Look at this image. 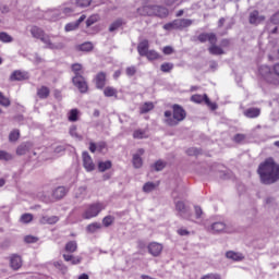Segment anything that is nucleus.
<instances>
[{
    "label": "nucleus",
    "instance_id": "2eb2a0df",
    "mask_svg": "<svg viewBox=\"0 0 279 279\" xmlns=\"http://www.w3.org/2000/svg\"><path fill=\"white\" fill-rule=\"evenodd\" d=\"M162 244L158 242H150L147 246L148 254L155 257L158 256L159 254H162Z\"/></svg>",
    "mask_w": 279,
    "mask_h": 279
},
{
    "label": "nucleus",
    "instance_id": "49530a36",
    "mask_svg": "<svg viewBox=\"0 0 279 279\" xmlns=\"http://www.w3.org/2000/svg\"><path fill=\"white\" fill-rule=\"evenodd\" d=\"M80 114V111L77 109H72L69 113V121H77V116Z\"/></svg>",
    "mask_w": 279,
    "mask_h": 279
},
{
    "label": "nucleus",
    "instance_id": "e2e57ef3",
    "mask_svg": "<svg viewBox=\"0 0 279 279\" xmlns=\"http://www.w3.org/2000/svg\"><path fill=\"white\" fill-rule=\"evenodd\" d=\"M54 267L57 269H59L60 271H63V274H64V271H66V266H64V264L62 262H56Z\"/></svg>",
    "mask_w": 279,
    "mask_h": 279
},
{
    "label": "nucleus",
    "instance_id": "4d7b16f0",
    "mask_svg": "<svg viewBox=\"0 0 279 279\" xmlns=\"http://www.w3.org/2000/svg\"><path fill=\"white\" fill-rule=\"evenodd\" d=\"M70 134H71V136H73L74 138L82 140V136H80V134H77V128H76V126H71V128H70Z\"/></svg>",
    "mask_w": 279,
    "mask_h": 279
},
{
    "label": "nucleus",
    "instance_id": "a19ab883",
    "mask_svg": "<svg viewBox=\"0 0 279 279\" xmlns=\"http://www.w3.org/2000/svg\"><path fill=\"white\" fill-rule=\"evenodd\" d=\"M145 58H147V60H158V58H160V54H158V52H156L155 50H148L145 54Z\"/></svg>",
    "mask_w": 279,
    "mask_h": 279
},
{
    "label": "nucleus",
    "instance_id": "0e129e2a",
    "mask_svg": "<svg viewBox=\"0 0 279 279\" xmlns=\"http://www.w3.org/2000/svg\"><path fill=\"white\" fill-rule=\"evenodd\" d=\"M134 138H145V131L137 130L133 133Z\"/></svg>",
    "mask_w": 279,
    "mask_h": 279
},
{
    "label": "nucleus",
    "instance_id": "ddd939ff",
    "mask_svg": "<svg viewBox=\"0 0 279 279\" xmlns=\"http://www.w3.org/2000/svg\"><path fill=\"white\" fill-rule=\"evenodd\" d=\"M265 21V15H260L258 11H253L248 15V23L250 25H260Z\"/></svg>",
    "mask_w": 279,
    "mask_h": 279
},
{
    "label": "nucleus",
    "instance_id": "dca6fc26",
    "mask_svg": "<svg viewBox=\"0 0 279 279\" xmlns=\"http://www.w3.org/2000/svg\"><path fill=\"white\" fill-rule=\"evenodd\" d=\"M82 156L84 169H86V171H95V163L88 151H84Z\"/></svg>",
    "mask_w": 279,
    "mask_h": 279
},
{
    "label": "nucleus",
    "instance_id": "9b49d317",
    "mask_svg": "<svg viewBox=\"0 0 279 279\" xmlns=\"http://www.w3.org/2000/svg\"><path fill=\"white\" fill-rule=\"evenodd\" d=\"M73 13V9L63 8L62 13L59 10L50 12L51 21H58V19H64V16H69Z\"/></svg>",
    "mask_w": 279,
    "mask_h": 279
},
{
    "label": "nucleus",
    "instance_id": "f257e3e1",
    "mask_svg": "<svg viewBox=\"0 0 279 279\" xmlns=\"http://www.w3.org/2000/svg\"><path fill=\"white\" fill-rule=\"evenodd\" d=\"M257 173L263 184H274L279 180V165L274 158H268L259 165Z\"/></svg>",
    "mask_w": 279,
    "mask_h": 279
},
{
    "label": "nucleus",
    "instance_id": "393cba45",
    "mask_svg": "<svg viewBox=\"0 0 279 279\" xmlns=\"http://www.w3.org/2000/svg\"><path fill=\"white\" fill-rule=\"evenodd\" d=\"M63 259L65 263H71V265H80L82 263V257L73 256L72 254H63Z\"/></svg>",
    "mask_w": 279,
    "mask_h": 279
},
{
    "label": "nucleus",
    "instance_id": "a211bd4d",
    "mask_svg": "<svg viewBox=\"0 0 279 279\" xmlns=\"http://www.w3.org/2000/svg\"><path fill=\"white\" fill-rule=\"evenodd\" d=\"M145 154V149L140 148L136 154L133 155V167L141 169L143 167V159L141 158Z\"/></svg>",
    "mask_w": 279,
    "mask_h": 279
},
{
    "label": "nucleus",
    "instance_id": "bb28decb",
    "mask_svg": "<svg viewBox=\"0 0 279 279\" xmlns=\"http://www.w3.org/2000/svg\"><path fill=\"white\" fill-rule=\"evenodd\" d=\"M106 86V73L100 72L96 75V87L101 89Z\"/></svg>",
    "mask_w": 279,
    "mask_h": 279
},
{
    "label": "nucleus",
    "instance_id": "a878e982",
    "mask_svg": "<svg viewBox=\"0 0 279 279\" xmlns=\"http://www.w3.org/2000/svg\"><path fill=\"white\" fill-rule=\"evenodd\" d=\"M208 51L211 56H223V53H226V51H223V48L217 46V44H210Z\"/></svg>",
    "mask_w": 279,
    "mask_h": 279
},
{
    "label": "nucleus",
    "instance_id": "f704fd0d",
    "mask_svg": "<svg viewBox=\"0 0 279 279\" xmlns=\"http://www.w3.org/2000/svg\"><path fill=\"white\" fill-rule=\"evenodd\" d=\"M124 24L125 22L123 21V19H118L110 25L109 32H117V29H119V27H121Z\"/></svg>",
    "mask_w": 279,
    "mask_h": 279
},
{
    "label": "nucleus",
    "instance_id": "f8f14e48",
    "mask_svg": "<svg viewBox=\"0 0 279 279\" xmlns=\"http://www.w3.org/2000/svg\"><path fill=\"white\" fill-rule=\"evenodd\" d=\"M197 38L199 43L209 41V45H217V35L215 33H202Z\"/></svg>",
    "mask_w": 279,
    "mask_h": 279
},
{
    "label": "nucleus",
    "instance_id": "b1692460",
    "mask_svg": "<svg viewBox=\"0 0 279 279\" xmlns=\"http://www.w3.org/2000/svg\"><path fill=\"white\" fill-rule=\"evenodd\" d=\"M137 51L140 56L145 57V54L149 51V41L147 39L141 41L137 46Z\"/></svg>",
    "mask_w": 279,
    "mask_h": 279
},
{
    "label": "nucleus",
    "instance_id": "4c0bfd02",
    "mask_svg": "<svg viewBox=\"0 0 279 279\" xmlns=\"http://www.w3.org/2000/svg\"><path fill=\"white\" fill-rule=\"evenodd\" d=\"M112 167V162L111 161H100L98 163V170L104 172V171H108V169H111Z\"/></svg>",
    "mask_w": 279,
    "mask_h": 279
},
{
    "label": "nucleus",
    "instance_id": "c03bdc74",
    "mask_svg": "<svg viewBox=\"0 0 279 279\" xmlns=\"http://www.w3.org/2000/svg\"><path fill=\"white\" fill-rule=\"evenodd\" d=\"M10 99L5 97L2 93H0V106H3L4 108L10 107Z\"/></svg>",
    "mask_w": 279,
    "mask_h": 279
},
{
    "label": "nucleus",
    "instance_id": "4468645a",
    "mask_svg": "<svg viewBox=\"0 0 279 279\" xmlns=\"http://www.w3.org/2000/svg\"><path fill=\"white\" fill-rule=\"evenodd\" d=\"M210 230L214 233L220 234L221 232L230 233L232 230H230V227L226 226L223 222H214L210 226Z\"/></svg>",
    "mask_w": 279,
    "mask_h": 279
},
{
    "label": "nucleus",
    "instance_id": "774afa93",
    "mask_svg": "<svg viewBox=\"0 0 279 279\" xmlns=\"http://www.w3.org/2000/svg\"><path fill=\"white\" fill-rule=\"evenodd\" d=\"M163 53H165L166 56H171V53H173V48H171L170 46H166V47L163 48Z\"/></svg>",
    "mask_w": 279,
    "mask_h": 279
},
{
    "label": "nucleus",
    "instance_id": "423d86ee",
    "mask_svg": "<svg viewBox=\"0 0 279 279\" xmlns=\"http://www.w3.org/2000/svg\"><path fill=\"white\" fill-rule=\"evenodd\" d=\"M106 209V205L104 203H94L87 207L85 213L83 214L84 219H93V217H97L101 210Z\"/></svg>",
    "mask_w": 279,
    "mask_h": 279
},
{
    "label": "nucleus",
    "instance_id": "5fc2aeb1",
    "mask_svg": "<svg viewBox=\"0 0 279 279\" xmlns=\"http://www.w3.org/2000/svg\"><path fill=\"white\" fill-rule=\"evenodd\" d=\"M163 29L171 32V29H178L175 25V20L173 22L163 25Z\"/></svg>",
    "mask_w": 279,
    "mask_h": 279
},
{
    "label": "nucleus",
    "instance_id": "680f3d73",
    "mask_svg": "<svg viewBox=\"0 0 279 279\" xmlns=\"http://www.w3.org/2000/svg\"><path fill=\"white\" fill-rule=\"evenodd\" d=\"M270 23L272 25H279V11L270 17Z\"/></svg>",
    "mask_w": 279,
    "mask_h": 279
},
{
    "label": "nucleus",
    "instance_id": "f03ea898",
    "mask_svg": "<svg viewBox=\"0 0 279 279\" xmlns=\"http://www.w3.org/2000/svg\"><path fill=\"white\" fill-rule=\"evenodd\" d=\"M173 112L165 111V124L173 128L186 119V111L180 105H173Z\"/></svg>",
    "mask_w": 279,
    "mask_h": 279
},
{
    "label": "nucleus",
    "instance_id": "4be33fe9",
    "mask_svg": "<svg viewBox=\"0 0 279 279\" xmlns=\"http://www.w3.org/2000/svg\"><path fill=\"white\" fill-rule=\"evenodd\" d=\"M174 23L177 25V29H184V27H191L193 25V20L179 19L174 20Z\"/></svg>",
    "mask_w": 279,
    "mask_h": 279
},
{
    "label": "nucleus",
    "instance_id": "0eeeda50",
    "mask_svg": "<svg viewBox=\"0 0 279 279\" xmlns=\"http://www.w3.org/2000/svg\"><path fill=\"white\" fill-rule=\"evenodd\" d=\"M144 10L148 16H159V19H165V16L169 15V10H167L165 7L146 5Z\"/></svg>",
    "mask_w": 279,
    "mask_h": 279
},
{
    "label": "nucleus",
    "instance_id": "473e14b6",
    "mask_svg": "<svg viewBox=\"0 0 279 279\" xmlns=\"http://www.w3.org/2000/svg\"><path fill=\"white\" fill-rule=\"evenodd\" d=\"M150 110H154V102H145L140 108L141 114H147V112H150Z\"/></svg>",
    "mask_w": 279,
    "mask_h": 279
},
{
    "label": "nucleus",
    "instance_id": "de8ad7c7",
    "mask_svg": "<svg viewBox=\"0 0 279 279\" xmlns=\"http://www.w3.org/2000/svg\"><path fill=\"white\" fill-rule=\"evenodd\" d=\"M165 167H167V163L162 160H158L155 165H154V169L155 171H162V169H165Z\"/></svg>",
    "mask_w": 279,
    "mask_h": 279
},
{
    "label": "nucleus",
    "instance_id": "338daca9",
    "mask_svg": "<svg viewBox=\"0 0 279 279\" xmlns=\"http://www.w3.org/2000/svg\"><path fill=\"white\" fill-rule=\"evenodd\" d=\"M272 71L275 73V77H279V62L272 65Z\"/></svg>",
    "mask_w": 279,
    "mask_h": 279
},
{
    "label": "nucleus",
    "instance_id": "7c9ffc66",
    "mask_svg": "<svg viewBox=\"0 0 279 279\" xmlns=\"http://www.w3.org/2000/svg\"><path fill=\"white\" fill-rule=\"evenodd\" d=\"M159 184H160L159 182H157V183L147 182L144 184L143 191H144V193H151V191H156V189Z\"/></svg>",
    "mask_w": 279,
    "mask_h": 279
},
{
    "label": "nucleus",
    "instance_id": "13d9d810",
    "mask_svg": "<svg viewBox=\"0 0 279 279\" xmlns=\"http://www.w3.org/2000/svg\"><path fill=\"white\" fill-rule=\"evenodd\" d=\"M126 75L129 77H134V75H136V68L135 66L126 68Z\"/></svg>",
    "mask_w": 279,
    "mask_h": 279
},
{
    "label": "nucleus",
    "instance_id": "052dcab7",
    "mask_svg": "<svg viewBox=\"0 0 279 279\" xmlns=\"http://www.w3.org/2000/svg\"><path fill=\"white\" fill-rule=\"evenodd\" d=\"M194 210L196 219H202V215H204V210H202V207L195 206Z\"/></svg>",
    "mask_w": 279,
    "mask_h": 279
},
{
    "label": "nucleus",
    "instance_id": "20e7f679",
    "mask_svg": "<svg viewBox=\"0 0 279 279\" xmlns=\"http://www.w3.org/2000/svg\"><path fill=\"white\" fill-rule=\"evenodd\" d=\"M69 193V190L64 186H59L52 191L50 194L49 192H43L38 194L39 199L49 204L51 202H56L57 199H62Z\"/></svg>",
    "mask_w": 279,
    "mask_h": 279
},
{
    "label": "nucleus",
    "instance_id": "cd10ccee",
    "mask_svg": "<svg viewBox=\"0 0 279 279\" xmlns=\"http://www.w3.org/2000/svg\"><path fill=\"white\" fill-rule=\"evenodd\" d=\"M226 257L229 258L230 260H235V262L243 260V258H244L243 254L236 253L233 251L227 252Z\"/></svg>",
    "mask_w": 279,
    "mask_h": 279
},
{
    "label": "nucleus",
    "instance_id": "8fccbe9b",
    "mask_svg": "<svg viewBox=\"0 0 279 279\" xmlns=\"http://www.w3.org/2000/svg\"><path fill=\"white\" fill-rule=\"evenodd\" d=\"M186 154L187 156H199V154H202V150H199V148L192 147L186 150Z\"/></svg>",
    "mask_w": 279,
    "mask_h": 279
},
{
    "label": "nucleus",
    "instance_id": "39448f33",
    "mask_svg": "<svg viewBox=\"0 0 279 279\" xmlns=\"http://www.w3.org/2000/svg\"><path fill=\"white\" fill-rule=\"evenodd\" d=\"M259 75L269 82V84H279V80L276 77V73H274V68L269 65H262L259 66Z\"/></svg>",
    "mask_w": 279,
    "mask_h": 279
},
{
    "label": "nucleus",
    "instance_id": "2f4dec72",
    "mask_svg": "<svg viewBox=\"0 0 279 279\" xmlns=\"http://www.w3.org/2000/svg\"><path fill=\"white\" fill-rule=\"evenodd\" d=\"M65 252L69 254H73L74 252H77V242L76 241H70L65 244Z\"/></svg>",
    "mask_w": 279,
    "mask_h": 279
},
{
    "label": "nucleus",
    "instance_id": "1a4fd4ad",
    "mask_svg": "<svg viewBox=\"0 0 279 279\" xmlns=\"http://www.w3.org/2000/svg\"><path fill=\"white\" fill-rule=\"evenodd\" d=\"M175 210L178 213V217L182 219H191V208L184 204V202L179 201L175 203Z\"/></svg>",
    "mask_w": 279,
    "mask_h": 279
},
{
    "label": "nucleus",
    "instance_id": "603ef678",
    "mask_svg": "<svg viewBox=\"0 0 279 279\" xmlns=\"http://www.w3.org/2000/svg\"><path fill=\"white\" fill-rule=\"evenodd\" d=\"M72 71L74 73V75H82V64L80 63H75L72 65Z\"/></svg>",
    "mask_w": 279,
    "mask_h": 279
},
{
    "label": "nucleus",
    "instance_id": "79ce46f5",
    "mask_svg": "<svg viewBox=\"0 0 279 279\" xmlns=\"http://www.w3.org/2000/svg\"><path fill=\"white\" fill-rule=\"evenodd\" d=\"M98 21H99L98 14L90 15L86 21V27H90L92 25H95V23H97Z\"/></svg>",
    "mask_w": 279,
    "mask_h": 279
},
{
    "label": "nucleus",
    "instance_id": "c9c22d12",
    "mask_svg": "<svg viewBox=\"0 0 279 279\" xmlns=\"http://www.w3.org/2000/svg\"><path fill=\"white\" fill-rule=\"evenodd\" d=\"M98 230H101V223L99 222H93L89 226H87V232L90 234H95Z\"/></svg>",
    "mask_w": 279,
    "mask_h": 279
},
{
    "label": "nucleus",
    "instance_id": "6e6d98bb",
    "mask_svg": "<svg viewBox=\"0 0 279 279\" xmlns=\"http://www.w3.org/2000/svg\"><path fill=\"white\" fill-rule=\"evenodd\" d=\"M247 136L245 134H236L233 137L234 143H243Z\"/></svg>",
    "mask_w": 279,
    "mask_h": 279
},
{
    "label": "nucleus",
    "instance_id": "864d4df0",
    "mask_svg": "<svg viewBox=\"0 0 279 279\" xmlns=\"http://www.w3.org/2000/svg\"><path fill=\"white\" fill-rule=\"evenodd\" d=\"M0 160H12V156L5 150H0Z\"/></svg>",
    "mask_w": 279,
    "mask_h": 279
},
{
    "label": "nucleus",
    "instance_id": "6e6552de",
    "mask_svg": "<svg viewBox=\"0 0 279 279\" xmlns=\"http://www.w3.org/2000/svg\"><path fill=\"white\" fill-rule=\"evenodd\" d=\"M191 101H194V104L205 102L206 106H208V108H210V110H217V104L211 102L210 98H208V95H206V94L205 95H199V94L193 95L191 97Z\"/></svg>",
    "mask_w": 279,
    "mask_h": 279
},
{
    "label": "nucleus",
    "instance_id": "09e8293b",
    "mask_svg": "<svg viewBox=\"0 0 279 279\" xmlns=\"http://www.w3.org/2000/svg\"><path fill=\"white\" fill-rule=\"evenodd\" d=\"M77 8H88L90 0H75Z\"/></svg>",
    "mask_w": 279,
    "mask_h": 279
},
{
    "label": "nucleus",
    "instance_id": "72a5a7b5",
    "mask_svg": "<svg viewBox=\"0 0 279 279\" xmlns=\"http://www.w3.org/2000/svg\"><path fill=\"white\" fill-rule=\"evenodd\" d=\"M118 93H119V92L117 90V88L110 87V86H107V87L104 89V95H105V97H117Z\"/></svg>",
    "mask_w": 279,
    "mask_h": 279
},
{
    "label": "nucleus",
    "instance_id": "c756f323",
    "mask_svg": "<svg viewBox=\"0 0 279 279\" xmlns=\"http://www.w3.org/2000/svg\"><path fill=\"white\" fill-rule=\"evenodd\" d=\"M76 51H85V52L93 51V43L86 41L84 44L77 45Z\"/></svg>",
    "mask_w": 279,
    "mask_h": 279
},
{
    "label": "nucleus",
    "instance_id": "7ed1b4c3",
    "mask_svg": "<svg viewBox=\"0 0 279 279\" xmlns=\"http://www.w3.org/2000/svg\"><path fill=\"white\" fill-rule=\"evenodd\" d=\"M31 34L33 38H36L37 40H40L46 45V49H64V44H53L51 41V36L45 33V31L38 26H32Z\"/></svg>",
    "mask_w": 279,
    "mask_h": 279
},
{
    "label": "nucleus",
    "instance_id": "9d476101",
    "mask_svg": "<svg viewBox=\"0 0 279 279\" xmlns=\"http://www.w3.org/2000/svg\"><path fill=\"white\" fill-rule=\"evenodd\" d=\"M72 82L80 93H86L88 90V83H86V78L83 75H74Z\"/></svg>",
    "mask_w": 279,
    "mask_h": 279
},
{
    "label": "nucleus",
    "instance_id": "5701e85b",
    "mask_svg": "<svg viewBox=\"0 0 279 279\" xmlns=\"http://www.w3.org/2000/svg\"><path fill=\"white\" fill-rule=\"evenodd\" d=\"M29 149H32V143L25 142L17 146L16 154L17 156H25Z\"/></svg>",
    "mask_w": 279,
    "mask_h": 279
},
{
    "label": "nucleus",
    "instance_id": "c85d7f7f",
    "mask_svg": "<svg viewBox=\"0 0 279 279\" xmlns=\"http://www.w3.org/2000/svg\"><path fill=\"white\" fill-rule=\"evenodd\" d=\"M50 90L48 89L47 86H41L40 88L37 89V97L39 99H47L49 97Z\"/></svg>",
    "mask_w": 279,
    "mask_h": 279
},
{
    "label": "nucleus",
    "instance_id": "58836bf2",
    "mask_svg": "<svg viewBox=\"0 0 279 279\" xmlns=\"http://www.w3.org/2000/svg\"><path fill=\"white\" fill-rule=\"evenodd\" d=\"M19 138H21V132H19V130H13V131L9 134V141H10V143H16Z\"/></svg>",
    "mask_w": 279,
    "mask_h": 279
},
{
    "label": "nucleus",
    "instance_id": "69168bd1",
    "mask_svg": "<svg viewBox=\"0 0 279 279\" xmlns=\"http://www.w3.org/2000/svg\"><path fill=\"white\" fill-rule=\"evenodd\" d=\"M201 279H221V276H219L218 274H208Z\"/></svg>",
    "mask_w": 279,
    "mask_h": 279
},
{
    "label": "nucleus",
    "instance_id": "ea45409f",
    "mask_svg": "<svg viewBox=\"0 0 279 279\" xmlns=\"http://www.w3.org/2000/svg\"><path fill=\"white\" fill-rule=\"evenodd\" d=\"M14 38L5 32L0 33V43H13Z\"/></svg>",
    "mask_w": 279,
    "mask_h": 279
},
{
    "label": "nucleus",
    "instance_id": "412c9836",
    "mask_svg": "<svg viewBox=\"0 0 279 279\" xmlns=\"http://www.w3.org/2000/svg\"><path fill=\"white\" fill-rule=\"evenodd\" d=\"M243 114L247 119H257V117H260V108H248L243 112Z\"/></svg>",
    "mask_w": 279,
    "mask_h": 279
},
{
    "label": "nucleus",
    "instance_id": "aec40b11",
    "mask_svg": "<svg viewBox=\"0 0 279 279\" xmlns=\"http://www.w3.org/2000/svg\"><path fill=\"white\" fill-rule=\"evenodd\" d=\"M59 221H60V217L58 216H43L39 219V223H41V226H46V223H48V226H53Z\"/></svg>",
    "mask_w": 279,
    "mask_h": 279
},
{
    "label": "nucleus",
    "instance_id": "37998d69",
    "mask_svg": "<svg viewBox=\"0 0 279 279\" xmlns=\"http://www.w3.org/2000/svg\"><path fill=\"white\" fill-rule=\"evenodd\" d=\"M80 27V22H71L65 25V32H73Z\"/></svg>",
    "mask_w": 279,
    "mask_h": 279
},
{
    "label": "nucleus",
    "instance_id": "a18cd8bd",
    "mask_svg": "<svg viewBox=\"0 0 279 279\" xmlns=\"http://www.w3.org/2000/svg\"><path fill=\"white\" fill-rule=\"evenodd\" d=\"M160 69L162 73H170V71H173V63H163Z\"/></svg>",
    "mask_w": 279,
    "mask_h": 279
},
{
    "label": "nucleus",
    "instance_id": "6ab92c4d",
    "mask_svg": "<svg viewBox=\"0 0 279 279\" xmlns=\"http://www.w3.org/2000/svg\"><path fill=\"white\" fill-rule=\"evenodd\" d=\"M28 77L27 72L16 70L11 74L10 80L11 82H23V80H27Z\"/></svg>",
    "mask_w": 279,
    "mask_h": 279
},
{
    "label": "nucleus",
    "instance_id": "3c124183",
    "mask_svg": "<svg viewBox=\"0 0 279 279\" xmlns=\"http://www.w3.org/2000/svg\"><path fill=\"white\" fill-rule=\"evenodd\" d=\"M114 221V218L112 216H106L102 219V223L106 228H108L109 226H112V222Z\"/></svg>",
    "mask_w": 279,
    "mask_h": 279
},
{
    "label": "nucleus",
    "instance_id": "f3484780",
    "mask_svg": "<svg viewBox=\"0 0 279 279\" xmlns=\"http://www.w3.org/2000/svg\"><path fill=\"white\" fill-rule=\"evenodd\" d=\"M10 267L14 271H19V269H21V267H23V259L21 258V256L12 255L10 257Z\"/></svg>",
    "mask_w": 279,
    "mask_h": 279
},
{
    "label": "nucleus",
    "instance_id": "e433bc0d",
    "mask_svg": "<svg viewBox=\"0 0 279 279\" xmlns=\"http://www.w3.org/2000/svg\"><path fill=\"white\" fill-rule=\"evenodd\" d=\"M32 221H34V215H32V214H23L20 217L21 223H32Z\"/></svg>",
    "mask_w": 279,
    "mask_h": 279
},
{
    "label": "nucleus",
    "instance_id": "bf43d9fd",
    "mask_svg": "<svg viewBox=\"0 0 279 279\" xmlns=\"http://www.w3.org/2000/svg\"><path fill=\"white\" fill-rule=\"evenodd\" d=\"M25 243H37L38 242V238L34 236V235H26L24 238Z\"/></svg>",
    "mask_w": 279,
    "mask_h": 279
}]
</instances>
